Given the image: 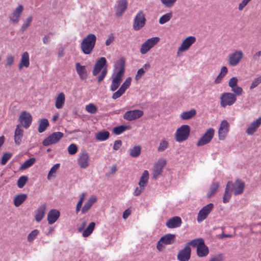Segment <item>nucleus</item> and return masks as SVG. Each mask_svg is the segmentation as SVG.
<instances>
[{
    "mask_svg": "<svg viewBox=\"0 0 261 261\" xmlns=\"http://www.w3.org/2000/svg\"><path fill=\"white\" fill-rule=\"evenodd\" d=\"M245 188V183L242 180L237 179L233 183L232 181H228L225 189V192L223 197V202L226 203L229 202L231 193L234 195L242 194Z\"/></svg>",
    "mask_w": 261,
    "mask_h": 261,
    "instance_id": "obj_1",
    "label": "nucleus"
},
{
    "mask_svg": "<svg viewBox=\"0 0 261 261\" xmlns=\"http://www.w3.org/2000/svg\"><path fill=\"white\" fill-rule=\"evenodd\" d=\"M117 64L116 68L118 69V71L113 78L110 86V90L112 91H116L122 81L125 68L124 59L123 58L120 59L118 61Z\"/></svg>",
    "mask_w": 261,
    "mask_h": 261,
    "instance_id": "obj_2",
    "label": "nucleus"
},
{
    "mask_svg": "<svg viewBox=\"0 0 261 261\" xmlns=\"http://www.w3.org/2000/svg\"><path fill=\"white\" fill-rule=\"evenodd\" d=\"M96 41V37L93 34H88L82 41L81 47L86 55L90 54L93 50Z\"/></svg>",
    "mask_w": 261,
    "mask_h": 261,
    "instance_id": "obj_3",
    "label": "nucleus"
},
{
    "mask_svg": "<svg viewBox=\"0 0 261 261\" xmlns=\"http://www.w3.org/2000/svg\"><path fill=\"white\" fill-rule=\"evenodd\" d=\"M190 133V127L188 125H182L178 128L175 134V140L178 142H182L186 140Z\"/></svg>",
    "mask_w": 261,
    "mask_h": 261,
    "instance_id": "obj_4",
    "label": "nucleus"
},
{
    "mask_svg": "<svg viewBox=\"0 0 261 261\" xmlns=\"http://www.w3.org/2000/svg\"><path fill=\"white\" fill-rule=\"evenodd\" d=\"M220 99V105L223 108H225L227 106H232L237 100V97L234 94L230 92L222 93Z\"/></svg>",
    "mask_w": 261,
    "mask_h": 261,
    "instance_id": "obj_5",
    "label": "nucleus"
},
{
    "mask_svg": "<svg viewBox=\"0 0 261 261\" xmlns=\"http://www.w3.org/2000/svg\"><path fill=\"white\" fill-rule=\"evenodd\" d=\"M160 38L158 37H153L148 39L141 46L140 51L142 55H145L148 53L159 42Z\"/></svg>",
    "mask_w": 261,
    "mask_h": 261,
    "instance_id": "obj_6",
    "label": "nucleus"
},
{
    "mask_svg": "<svg viewBox=\"0 0 261 261\" xmlns=\"http://www.w3.org/2000/svg\"><path fill=\"white\" fill-rule=\"evenodd\" d=\"M90 159L88 153L86 150L82 151L78 155L77 164L81 168L86 169L90 165Z\"/></svg>",
    "mask_w": 261,
    "mask_h": 261,
    "instance_id": "obj_7",
    "label": "nucleus"
},
{
    "mask_svg": "<svg viewBox=\"0 0 261 261\" xmlns=\"http://www.w3.org/2000/svg\"><path fill=\"white\" fill-rule=\"evenodd\" d=\"M146 19L142 11H139L135 17L133 22V28L136 31L141 29L145 24Z\"/></svg>",
    "mask_w": 261,
    "mask_h": 261,
    "instance_id": "obj_8",
    "label": "nucleus"
},
{
    "mask_svg": "<svg viewBox=\"0 0 261 261\" xmlns=\"http://www.w3.org/2000/svg\"><path fill=\"white\" fill-rule=\"evenodd\" d=\"M214 128H208L197 142V146H201L210 143L214 136Z\"/></svg>",
    "mask_w": 261,
    "mask_h": 261,
    "instance_id": "obj_9",
    "label": "nucleus"
},
{
    "mask_svg": "<svg viewBox=\"0 0 261 261\" xmlns=\"http://www.w3.org/2000/svg\"><path fill=\"white\" fill-rule=\"evenodd\" d=\"M63 134L61 132H55L48 136L46 139H45L43 141L42 144L45 146L55 144L58 142L62 138H63Z\"/></svg>",
    "mask_w": 261,
    "mask_h": 261,
    "instance_id": "obj_10",
    "label": "nucleus"
},
{
    "mask_svg": "<svg viewBox=\"0 0 261 261\" xmlns=\"http://www.w3.org/2000/svg\"><path fill=\"white\" fill-rule=\"evenodd\" d=\"M213 208L214 204L211 203L203 206L198 213L197 218L198 222L200 223L205 220L213 210Z\"/></svg>",
    "mask_w": 261,
    "mask_h": 261,
    "instance_id": "obj_11",
    "label": "nucleus"
},
{
    "mask_svg": "<svg viewBox=\"0 0 261 261\" xmlns=\"http://www.w3.org/2000/svg\"><path fill=\"white\" fill-rule=\"evenodd\" d=\"M19 121L20 126H22L27 129L29 128L31 124L32 117L29 112L24 111L21 112L19 117Z\"/></svg>",
    "mask_w": 261,
    "mask_h": 261,
    "instance_id": "obj_12",
    "label": "nucleus"
},
{
    "mask_svg": "<svg viewBox=\"0 0 261 261\" xmlns=\"http://www.w3.org/2000/svg\"><path fill=\"white\" fill-rule=\"evenodd\" d=\"M196 41V38L194 36H189L186 38L177 49V54L188 50L191 45Z\"/></svg>",
    "mask_w": 261,
    "mask_h": 261,
    "instance_id": "obj_13",
    "label": "nucleus"
},
{
    "mask_svg": "<svg viewBox=\"0 0 261 261\" xmlns=\"http://www.w3.org/2000/svg\"><path fill=\"white\" fill-rule=\"evenodd\" d=\"M23 11V7L21 5H18L9 16L10 21L14 24H17Z\"/></svg>",
    "mask_w": 261,
    "mask_h": 261,
    "instance_id": "obj_14",
    "label": "nucleus"
},
{
    "mask_svg": "<svg viewBox=\"0 0 261 261\" xmlns=\"http://www.w3.org/2000/svg\"><path fill=\"white\" fill-rule=\"evenodd\" d=\"M143 114V111L140 110L128 111L124 113L123 118L127 121H132L141 118Z\"/></svg>",
    "mask_w": 261,
    "mask_h": 261,
    "instance_id": "obj_15",
    "label": "nucleus"
},
{
    "mask_svg": "<svg viewBox=\"0 0 261 261\" xmlns=\"http://www.w3.org/2000/svg\"><path fill=\"white\" fill-rule=\"evenodd\" d=\"M191 247L185 246L183 249L178 251L177 255V259L178 261H189L191 258Z\"/></svg>",
    "mask_w": 261,
    "mask_h": 261,
    "instance_id": "obj_16",
    "label": "nucleus"
},
{
    "mask_svg": "<svg viewBox=\"0 0 261 261\" xmlns=\"http://www.w3.org/2000/svg\"><path fill=\"white\" fill-rule=\"evenodd\" d=\"M130 83L131 78L129 77L126 79L119 89L113 94L112 98L116 99L121 97L125 93L126 90L129 87Z\"/></svg>",
    "mask_w": 261,
    "mask_h": 261,
    "instance_id": "obj_17",
    "label": "nucleus"
},
{
    "mask_svg": "<svg viewBox=\"0 0 261 261\" xmlns=\"http://www.w3.org/2000/svg\"><path fill=\"white\" fill-rule=\"evenodd\" d=\"M243 58V53L241 50H236L229 56L228 63L230 65H237Z\"/></svg>",
    "mask_w": 261,
    "mask_h": 261,
    "instance_id": "obj_18",
    "label": "nucleus"
},
{
    "mask_svg": "<svg viewBox=\"0 0 261 261\" xmlns=\"http://www.w3.org/2000/svg\"><path fill=\"white\" fill-rule=\"evenodd\" d=\"M166 164V162L164 159H160L155 163L153 168L152 174V177L154 179H156L161 174L163 171V169Z\"/></svg>",
    "mask_w": 261,
    "mask_h": 261,
    "instance_id": "obj_19",
    "label": "nucleus"
},
{
    "mask_svg": "<svg viewBox=\"0 0 261 261\" xmlns=\"http://www.w3.org/2000/svg\"><path fill=\"white\" fill-rule=\"evenodd\" d=\"M229 124L226 120H224L221 122L218 130V137L220 140H223L225 138L229 131Z\"/></svg>",
    "mask_w": 261,
    "mask_h": 261,
    "instance_id": "obj_20",
    "label": "nucleus"
},
{
    "mask_svg": "<svg viewBox=\"0 0 261 261\" xmlns=\"http://www.w3.org/2000/svg\"><path fill=\"white\" fill-rule=\"evenodd\" d=\"M127 7V0H120L117 2L115 7L116 15L118 17L121 16Z\"/></svg>",
    "mask_w": 261,
    "mask_h": 261,
    "instance_id": "obj_21",
    "label": "nucleus"
},
{
    "mask_svg": "<svg viewBox=\"0 0 261 261\" xmlns=\"http://www.w3.org/2000/svg\"><path fill=\"white\" fill-rule=\"evenodd\" d=\"M107 60L105 57L100 58L96 62L93 70V75H97L106 65Z\"/></svg>",
    "mask_w": 261,
    "mask_h": 261,
    "instance_id": "obj_22",
    "label": "nucleus"
},
{
    "mask_svg": "<svg viewBox=\"0 0 261 261\" xmlns=\"http://www.w3.org/2000/svg\"><path fill=\"white\" fill-rule=\"evenodd\" d=\"M182 221L178 216H175L169 219L166 223V226L169 228L179 227L181 226Z\"/></svg>",
    "mask_w": 261,
    "mask_h": 261,
    "instance_id": "obj_23",
    "label": "nucleus"
},
{
    "mask_svg": "<svg viewBox=\"0 0 261 261\" xmlns=\"http://www.w3.org/2000/svg\"><path fill=\"white\" fill-rule=\"evenodd\" d=\"M261 124V117L253 121L247 128L246 132L248 135H252L256 132Z\"/></svg>",
    "mask_w": 261,
    "mask_h": 261,
    "instance_id": "obj_24",
    "label": "nucleus"
},
{
    "mask_svg": "<svg viewBox=\"0 0 261 261\" xmlns=\"http://www.w3.org/2000/svg\"><path fill=\"white\" fill-rule=\"evenodd\" d=\"M60 215V212L56 209H51L47 214L48 223L50 225L55 223Z\"/></svg>",
    "mask_w": 261,
    "mask_h": 261,
    "instance_id": "obj_25",
    "label": "nucleus"
},
{
    "mask_svg": "<svg viewBox=\"0 0 261 261\" xmlns=\"http://www.w3.org/2000/svg\"><path fill=\"white\" fill-rule=\"evenodd\" d=\"M196 254L199 257H204L209 254V249L205 244L204 241L200 246L197 247L196 249Z\"/></svg>",
    "mask_w": 261,
    "mask_h": 261,
    "instance_id": "obj_26",
    "label": "nucleus"
},
{
    "mask_svg": "<svg viewBox=\"0 0 261 261\" xmlns=\"http://www.w3.org/2000/svg\"><path fill=\"white\" fill-rule=\"evenodd\" d=\"M46 209V206L45 204H41L37 209L36 215L35 216V220L37 222H40L44 218L45 211Z\"/></svg>",
    "mask_w": 261,
    "mask_h": 261,
    "instance_id": "obj_27",
    "label": "nucleus"
},
{
    "mask_svg": "<svg viewBox=\"0 0 261 261\" xmlns=\"http://www.w3.org/2000/svg\"><path fill=\"white\" fill-rule=\"evenodd\" d=\"M96 197L95 196H91L82 208L81 213L82 214L86 213L90 209L93 204L96 202Z\"/></svg>",
    "mask_w": 261,
    "mask_h": 261,
    "instance_id": "obj_28",
    "label": "nucleus"
},
{
    "mask_svg": "<svg viewBox=\"0 0 261 261\" xmlns=\"http://www.w3.org/2000/svg\"><path fill=\"white\" fill-rule=\"evenodd\" d=\"M76 72L81 80H85L87 77V71L85 66H82L80 63L75 64Z\"/></svg>",
    "mask_w": 261,
    "mask_h": 261,
    "instance_id": "obj_29",
    "label": "nucleus"
},
{
    "mask_svg": "<svg viewBox=\"0 0 261 261\" xmlns=\"http://www.w3.org/2000/svg\"><path fill=\"white\" fill-rule=\"evenodd\" d=\"M30 65L29 55L28 52L23 53L21 56L20 63L18 66L19 69H21L23 67L28 68Z\"/></svg>",
    "mask_w": 261,
    "mask_h": 261,
    "instance_id": "obj_30",
    "label": "nucleus"
},
{
    "mask_svg": "<svg viewBox=\"0 0 261 261\" xmlns=\"http://www.w3.org/2000/svg\"><path fill=\"white\" fill-rule=\"evenodd\" d=\"M20 127V125H17L15 130L14 141L17 144L20 143L23 134V130Z\"/></svg>",
    "mask_w": 261,
    "mask_h": 261,
    "instance_id": "obj_31",
    "label": "nucleus"
},
{
    "mask_svg": "<svg viewBox=\"0 0 261 261\" xmlns=\"http://www.w3.org/2000/svg\"><path fill=\"white\" fill-rule=\"evenodd\" d=\"M65 97L63 93H59L56 98L55 106L58 109H60L63 108L65 103Z\"/></svg>",
    "mask_w": 261,
    "mask_h": 261,
    "instance_id": "obj_32",
    "label": "nucleus"
},
{
    "mask_svg": "<svg viewBox=\"0 0 261 261\" xmlns=\"http://www.w3.org/2000/svg\"><path fill=\"white\" fill-rule=\"evenodd\" d=\"M149 178V173L147 170H144L142 174L139 182V186L141 188L144 189Z\"/></svg>",
    "mask_w": 261,
    "mask_h": 261,
    "instance_id": "obj_33",
    "label": "nucleus"
},
{
    "mask_svg": "<svg viewBox=\"0 0 261 261\" xmlns=\"http://www.w3.org/2000/svg\"><path fill=\"white\" fill-rule=\"evenodd\" d=\"M175 238V236L174 234L169 233L161 237L160 240H161V242H162L165 245H170L174 242Z\"/></svg>",
    "mask_w": 261,
    "mask_h": 261,
    "instance_id": "obj_34",
    "label": "nucleus"
},
{
    "mask_svg": "<svg viewBox=\"0 0 261 261\" xmlns=\"http://www.w3.org/2000/svg\"><path fill=\"white\" fill-rule=\"evenodd\" d=\"M27 195L25 194H19L14 199V204L15 206H20L27 199Z\"/></svg>",
    "mask_w": 261,
    "mask_h": 261,
    "instance_id": "obj_35",
    "label": "nucleus"
},
{
    "mask_svg": "<svg viewBox=\"0 0 261 261\" xmlns=\"http://www.w3.org/2000/svg\"><path fill=\"white\" fill-rule=\"evenodd\" d=\"M196 114V111L194 109L184 112L180 114V118L182 120H188L193 117Z\"/></svg>",
    "mask_w": 261,
    "mask_h": 261,
    "instance_id": "obj_36",
    "label": "nucleus"
},
{
    "mask_svg": "<svg viewBox=\"0 0 261 261\" xmlns=\"http://www.w3.org/2000/svg\"><path fill=\"white\" fill-rule=\"evenodd\" d=\"M110 136V133L108 131H101L97 133L95 135L96 139L100 141L107 140Z\"/></svg>",
    "mask_w": 261,
    "mask_h": 261,
    "instance_id": "obj_37",
    "label": "nucleus"
},
{
    "mask_svg": "<svg viewBox=\"0 0 261 261\" xmlns=\"http://www.w3.org/2000/svg\"><path fill=\"white\" fill-rule=\"evenodd\" d=\"M219 187V183L218 182H213L210 188V191L207 193V197L208 198L213 196L217 192Z\"/></svg>",
    "mask_w": 261,
    "mask_h": 261,
    "instance_id": "obj_38",
    "label": "nucleus"
},
{
    "mask_svg": "<svg viewBox=\"0 0 261 261\" xmlns=\"http://www.w3.org/2000/svg\"><path fill=\"white\" fill-rule=\"evenodd\" d=\"M141 147L140 146H135L132 148L129 149V155L133 158L138 157L141 153Z\"/></svg>",
    "mask_w": 261,
    "mask_h": 261,
    "instance_id": "obj_39",
    "label": "nucleus"
},
{
    "mask_svg": "<svg viewBox=\"0 0 261 261\" xmlns=\"http://www.w3.org/2000/svg\"><path fill=\"white\" fill-rule=\"evenodd\" d=\"M150 67V65L149 64H145L144 65L143 67L140 69H139L137 73L135 79L136 80H139L143 74L145 73V71H147Z\"/></svg>",
    "mask_w": 261,
    "mask_h": 261,
    "instance_id": "obj_40",
    "label": "nucleus"
},
{
    "mask_svg": "<svg viewBox=\"0 0 261 261\" xmlns=\"http://www.w3.org/2000/svg\"><path fill=\"white\" fill-rule=\"evenodd\" d=\"M203 241L204 240L203 239L197 238L189 242L185 245V246H188V247H190V246L194 247H196L197 249V247L200 246V244H202Z\"/></svg>",
    "mask_w": 261,
    "mask_h": 261,
    "instance_id": "obj_41",
    "label": "nucleus"
},
{
    "mask_svg": "<svg viewBox=\"0 0 261 261\" xmlns=\"http://www.w3.org/2000/svg\"><path fill=\"white\" fill-rule=\"evenodd\" d=\"M49 123L47 119L41 120L38 126V132L40 133L43 132L48 126Z\"/></svg>",
    "mask_w": 261,
    "mask_h": 261,
    "instance_id": "obj_42",
    "label": "nucleus"
},
{
    "mask_svg": "<svg viewBox=\"0 0 261 261\" xmlns=\"http://www.w3.org/2000/svg\"><path fill=\"white\" fill-rule=\"evenodd\" d=\"M95 225V224L94 222H91L88 227L84 230L83 236L84 237H88L93 231Z\"/></svg>",
    "mask_w": 261,
    "mask_h": 261,
    "instance_id": "obj_43",
    "label": "nucleus"
},
{
    "mask_svg": "<svg viewBox=\"0 0 261 261\" xmlns=\"http://www.w3.org/2000/svg\"><path fill=\"white\" fill-rule=\"evenodd\" d=\"M36 159L34 158H30L26 161L21 165L20 169L22 170L25 169L32 166L35 162Z\"/></svg>",
    "mask_w": 261,
    "mask_h": 261,
    "instance_id": "obj_44",
    "label": "nucleus"
},
{
    "mask_svg": "<svg viewBox=\"0 0 261 261\" xmlns=\"http://www.w3.org/2000/svg\"><path fill=\"white\" fill-rule=\"evenodd\" d=\"M33 18L32 16H29L23 22L21 27V31L22 32H24L27 28L31 25Z\"/></svg>",
    "mask_w": 261,
    "mask_h": 261,
    "instance_id": "obj_45",
    "label": "nucleus"
},
{
    "mask_svg": "<svg viewBox=\"0 0 261 261\" xmlns=\"http://www.w3.org/2000/svg\"><path fill=\"white\" fill-rule=\"evenodd\" d=\"M172 16V13H166L162 16L159 19V23L161 24H164L169 21Z\"/></svg>",
    "mask_w": 261,
    "mask_h": 261,
    "instance_id": "obj_46",
    "label": "nucleus"
},
{
    "mask_svg": "<svg viewBox=\"0 0 261 261\" xmlns=\"http://www.w3.org/2000/svg\"><path fill=\"white\" fill-rule=\"evenodd\" d=\"M28 180V177L27 176L23 175L20 176L17 181V185L18 188H22Z\"/></svg>",
    "mask_w": 261,
    "mask_h": 261,
    "instance_id": "obj_47",
    "label": "nucleus"
},
{
    "mask_svg": "<svg viewBox=\"0 0 261 261\" xmlns=\"http://www.w3.org/2000/svg\"><path fill=\"white\" fill-rule=\"evenodd\" d=\"M86 110L91 114H95L97 111V107L93 103H89L86 106Z\"/></svg>",
    "mask_w": 261,
    "mask_h": 261,
    "instance_id": "obj_48",
    "label": "nucleus"
},
{
    "mask_svg": "<svg viewBox=\"0 0 261 261\" xmlns=\"http://www.w3.org/2000/svg\"><path fill=\"white\" fill-rule=\"evenodd\" d=\"M39 231L37 229H34L32 231L28 236L27 240L28 242H32L38 235Z\"/></svg>",
    "mask_w": 261,
    "mask_h": 261,
    "instance_id": "obj_49",
    "label": "nucleus"
},
{
    "mask_svg": "<svg viewBox=\"0 0 261 261\" xmlns=\"http://www.w3.org/2000/svg\"><path fill=\"white\" fill-rule=\"evenodd\" d=\"M128 128V126L125 125H120L117 126L113 129V133L116 135H120Z\"/></svg>",
    "mask_w": 261,
    "mask_h": 261,
    "instance_id": "obj_50",
    "label": "nucleus"
},
{
    "mask_svg": "<svg viewBox=\"0 0 261 261\" xmlns=\"http://www.w3.org/2000/svg\"><path fill=\"white\" fill-rule=\"evenodd\" d=\"M177 0H161L162 4L166 8L172 7Z\"/></svg>",
    "mask_w": 261,
    "mask_h": 261,
    "instance_id": "obj_51",
    "label": "nucleus"
},
{
    "mask_svg": "<svg viewBox=\"0 0 261 261\" xmlns=\"http://www.w3.org/2000/svg\"><path fill=\"white\" fill-rule=\"evenodd\" d=\"M231 90L232 92H233V94H234L235 95L238 96L241 95L243 92V89L238 85L231 88Z\"/></svg>",
    "mask_w": 261,
    "mask_h": 261,
    "instance_id": "obj_52",
    "label": "nucleus"
},
{
    "mask_svg": "<svg viewBox=\"0 0 261 261\" xmlns=\"http://www.w3.org/2000/svg\"><path fill=\"white\" fill-rule=\"evenodd\" d=\"M168 146V142L165 140H162L160 143L159 146L158 148V150L159 152L164 151Z\"/></svg>",
    "mask_w": 261,
    "mask_h": 261,
    "instance_id": "obj_53",
    "label": "nucleus"
},
{
    "mask_svg": "<svg viewBox=\"0 0 261 261\" xmlns=\"http://www.w3.org/2000/svg\"><path fill=\"white\" fill-rule=\"evenodd\" d=\"M261 83V75L256 78H255L253 82H252L250 86V89L251 90L253 89L255 87H256L258 85H259Z\"/></svg>",
    "mask_w": 261,
    "mask_h": 261,
    "instance_id": "obj_54",
    "label": "nucleus"
},
{
    "mask_svg": "<svg viewBox=\"0 0 261 261\" xmlns=\"http://www.w3.org/2000/svg\"><path fill=\"white\" fill-rule=\"evenodd\" d=\"M224 255L219 253L215 255L212 256L209 259L208 261H224Z\"/></svg>",
    "mask_w": 261,
    "mask_h": 261,
    "instance_id": "obj_55",
    "label": "nucleus"
},
{
    "mask_svg": "<svg viewBox=\"0 0 261 261\" xmlns=\"http://www.w3.org/2000/svg\"><path fill=\"white\" fill-rule=\"evenodd\" d=\"M68 151L70 155L75 154L77 152V147L74 144H71L68 147Z\"/></svg>",
    "mask_w": 261,
    "mask_h": 261,
    "instance_id": "obj_56",
    "label": "nucleus"
},
{
    "mask_svg": "<svg viewBox=\"0 0 261 261\" xmlns=\"http://www.w3.org/2000/svg\"><path fill=\"white\" fill-rule=\"evenodd\" d=\"M12 156V154L9 153H5L2 158L1 164L3 165H5L7 162L10 159Z\"/></svg>",
    "mask_w": 261,
    "mask_h": 261,
    "instance_id": "obj_57",
    "label": "nucleus"
},
{
    "mask_svg": "<svg viewBox=\"0 0 261 261\" xmlns=\"http://www.w3.org/2000/svg\"><path fill=\"white\" fill-rule=\"evenodd\" d=\"M60 167L59 164H56L54 165L50 169V171H49L48 175H47V178L48 179L50 178V177L52 175L53 173H55L57 170L59 169Z\"/></svg>",
    "mask_w": 261,
    "mask_h": 261,
    "instance_id": "obj_58",
    "label": "nucleus"
},
{
    "mask_svg": "<svg viewBox=\"0 0 261 261\" xmlns=\"http://www.w3.org/2000/svg\"><path fill=\"white\" fill-rule=\"evenodd\" d=\"M14 63V57L11 55H8L6 58V63L5 66H11L13 65Z\"/></svg>",
    "mask_w": 261,
    "mask_h": 261,
    "instance_id": "obj_59",
    "label": "nucleus"
},
{
    "mask_svg": "<svg viewBox=\"0 0 261 261\" xmlns=\"http://www.w3.org/2000/svg\"><path fill=\"white\" fill-rule=\"evenodd\" d=\"M238 80L236 77H232L229 81L228 86L230 88H232L234 86L238 85Z\"/></svg>",
    "mask_w": 261,
    "mask_h": 261,
    "instance_id": "obj_60",
    "label": "nucleus"
},
{
    "mask_svg": "<svg viewBox=\"0 0 261 261\" xmlns=\"http://www.w3.org/2000/svg\"><path fill=\"white\" fill-rule=\"evenodd\" d=\"M107 73V68H104L102 69L100 74L98 76L97 82L98 83H100L103 79L105 77Z\"/></svg>",
    "mask_w": 261,
    "mask_h": 261,
    "instance_id": "obj_61",
    "label": "nucleus"
},
{
    "mask_svg": "<svg viewBox=\"0 0 261 261\" xmlns=\"http://www.w3.org/2000/svg\"><path fill=\"white\" fill-rule=\"evenodd\" d=\"M122 145V141L120 140L115 141L113 145V149L115 150H118Z\"/></svg>",
    "mask_w": 261,
    "mask_h": 261,
    "instance_id": "obj_62",
    "label": "nucleus"
},
{
    "mask_svg": "<svg viewBox=\"0 0 261 261\" xmlns=\"http://www.w3.org/2000/svg\"><path fill=\"white\" fill-rule=\"evenodd\" d=\"M114 41V36L113 34H111L110 35L106 40L105 44L106 46H109L111 43H112Z\"/></svg>",
    "mask_w": 261,
    "mask_h": 261,
    "instance_id": "obj_63",
    "label": "nucleus"
},
{
    "mask_svg": "<svg viewBox=\"0 0 261 261\" xmlns=\"http://www.w3.org/2000/svg\"><path fill=\"white\" fill-rule=\"evenodd\" d=\"M143 189L141 187H137L134 191V195L136 196H139L143 191Z\"/></svg>",
    "mask_w": 261,
    "mask_h": 261,
    "instance_id": "obj_64",
    "label": "nucleus"
}]
</instances>
